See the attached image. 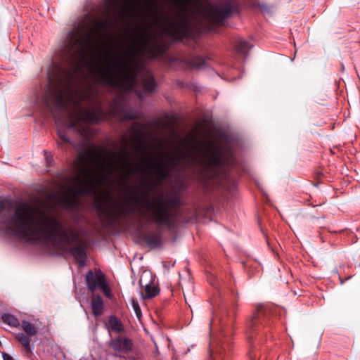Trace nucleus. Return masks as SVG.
Instances as JSON below:
<instances>
[{
  "label": "nucleus",
  "mask_w": 360,
  "mask_h": 360,
  "mask_svg": "<svg viewBox=\"0 0 360 360\" xmlns=\"http://www.w3.org/2000/svg\"><path fill=\"white\" fill-rule=\"evenodd\" d=\"M41 222L37 229L33 227L34 215L33 209L26 202L18 205L11 217L6 223L11 226L16 236L30 243L39 241L37 236L49 240L54 246L65 252L75 255L78 257V263L84 266L86 258V248L84 245L70 247L73 241V236L70 231L64 229L63 224L58 219L48 216L46 213L40 214Z\"/></svg>",
  "instance_id": "obj_1"
},
{
  "label": "nucleus",
  "mask_w": 360,
  "mask_h": 360,
  "mask_svg": "<svg viewBox=\"0 0 360 360\" xmlns=\"http://www.w3.org/2000/svg\"><path fill=\"white\" fill-rule=\"evenodd\" d=\"M150 188L146 182L128 186L123 203L110 207L105 200L98 198L94 202V207L99 214L106 217L107 224L110 226L117 223L121 217L133 213V207H136L150 211L151 220L155 224L172 227L170 210L178 208L182 204L179 194L174 193L167 198H155L152 200L149 195Z\"/></svg>",
  "instance_id": "obj_2"
},
{
  "label": "nucleus",
  "mask_w": 360,
  "mask_h": 360,
  "mask_svg": "<svg viewBox=\"0 0 360 360\" xmlns=\"http://www.w3.org/2000/svg\"><path fill=\"white\" fill-rule=\"evenodd\" d=\"M208 158L205 166L200 172V182L207 188L210 183L213 186L221 185L229 179V169L235 163V158L231 148H227L226 154H222V148H215L210 144L204 145Z\"/></svg>",
  "instance_id": "obj_3"
},
{
  "label": "nucleus",
  "mask_w": 360,
  "mask_h": 360,
  "mask_svg": "<svg viewBox=\"0 0 360 360\" xmlns=\"http://www.w3.org/2000/svg\"><path fill=\"white\" fill-rule=\"evenodd\" d=\"M99 81L107 86L132 91L138 84L139 75L127 69V61L115 56L107 68L98 70Z\"/></svg>",
  "instance_id": "obj_4"
},
{
  "label": "nucleus",
  "mask_w": 360,
  "mask_h": 360,
  "mask_svg": "<svg viewBox=\"0 0 360 360\" xmlns=\"http://www.w3.org/2000/svg\"><path fill=\"white\" fill-rule=\"evenodd\" d=\"M274 326V320L270 309L260 307L252 319L247 323L245 336L249 345L248 357L256 360L254 349L257 344H263L269 338Z\"/></svg>",
  "instance_id": "obj_5"
},
{
  "label": "nucleus",
  "mask_w": 360,
  "mask_h": 360,
  "mask_svg": "<svg viewBox=\"0 0 360 360\" xmlns=\"http://www.w3.org/2000/svg\"><path fill=\"white\" fill-rule=\"evenodd\" d=\"M63 44L67 54L72 56L84 55L86 51L92 49L94 35L91 32H84V27L79 25L68 32Z\"/></svg>",
  "instance_id": "obj_6"
},
{
  "label": "nucleus",
  "mask_w": 360,
  "mask_h": 360,
  "mask_svg": "<svg viewBox=\"0 0 360 360\" xmlns=\"http://www.w3.org/2000/svg\"><path fill=\"white\" fill-rule=\"evenodd\" d=\"M191 0H181V11L179 15V21H170L168 27L163 28V32L171 37L174 41H181L184 39H188L191 32L190 27L191 20L186 14V6L190 4Z\"/></svg>",
  "instance_id": "obj_7"
},
{
  "label": "nucleus",
  "mask_w": 360,
  "mask_h": 360,
  "mask_svg": "<svg viewBox=\"0 0 360 360\" xmlns=\"http://www.w3.org/2000/svg\"><path fill=\"white\" fill-rule=\"evenodd\" d=\"M222 6L211 5L207 11L210 21L214 26L222 25L233 13H239L241 10L238 0H222Z\"/></svg>",
  "instance_id": "obj_8"
},
{
  "label": "nucleus",
  "mask_w": 360,
  "mask_h": 360,
  "mask_svg": "<svg viewBox=\"0 0 360 360\" xmlns=\"http://www.w3.org/2000/svg\"><path fill=\"white\" fill-rule=\"evenodd\" d=\"M141 40L143 42L140 49L141 55L147 53L150 60H155L163 56L169 46L167 43L157 40L155 34L147 35L145 30L141 33Z\"/></svg>",
  "instance_id": "obj_9"
},
{
  "label": "nucleus",
  "mask_w": 360,
  "mask_h": 360,
  "mask_svg": "<svg viewBox=\"0 0 360 360\" xmlns=\"http://www.w3.org/2000/svg\"><path fill=\"white\" fill-rule=\"evenodd\" d=\"M86 286L91 292L99 288L105 293L110 292L104 274L100 269L89 270L85 276Z\"/></svg>",
  "instance_id": "obj_10"
},
{
  "label": "nucleus",
  "mask_w": 360,
  "mask_h": 360,
  "mask_svg": "<svg viewBox=\"0 0 360 360\" xmlns=\"http://www.w3.org/2000/svg\"><path fill=\"white\" fill-rule=\"evenodd\" d=\"M78 108V122H88L90 124H98L103 120V110L99 104L93 110H84L79 103H76Z\"/></svg>",
  "instance_id": "obj_11"
},
{
  "label": "nucleus",
  "mask_w": 360,
  "mask_h": 360,
  "mask_svg": "<svg viewBox=\"0 0 360 360\" xmlns=\"http://www.w3.org/2000/svg\"><path fill=\"white\" fill-rule=\"evenodd\" d=\"M76 182L79 184L78 186H71L68 189V193L73 196L75 198H79L83 195L89 194L94 189V181L91 179L89 178L85 180H82L79 177L75 178Z\"/></svg>",
  "instance_id": "obj_12"
},
{
  "label": "nucleus",
  "mask_w": 360,
  "mask_h": 360,
  "mask_svg": "<svg viewBox=\"0 0 360 360\" xmlns=\"http://www.w3.org/2000/svg\"><path fill=\"white\" fill-rule=\"evenodd\" d=\"M152 157L148 158L149 169L155 174V182L162 183L169 178V172L165 167V162L160 158H155V161L152 160Z\"/></svg>",
  "instance_id": "obj_13"
},
{
  "label": "nucleus",
  "mask_w": 360,
  "mask_h": 360,
  "mask_svg": "<svg viewBox=\"0 0 360 360\" xmlns=\"http://www.w3.org/2000/svg\"><path fill=\"white\" fill-rule=\"evenodd\" d=\"M232 346L229 340L221 342L215 352L210 350L208 360H230Z\"/></svg>",
  "instance_id": "obj_14"
},
{
  "label": "nucleus",
  "mask_w": 360,
  "mask_h": 360,
  "mask_svg": "<svg viewBox=\"0 0 360 360\" xmlns=\"http://www.w3.org/2000/svg\"><path fill=\"white\" fill-rule=\"evenodd\" d=\"M114 106L111 108L110 112L114 115H122V120H136L140 117L139 112H134L129 110H125L123 106V101L119 98L113 100Z\"/></svg>",
  "instance_id": "obj_15"
},
{
  "label": "nucleus",
  "mask_w": 360,
  "mask_h": 360,
  "mask_svg": "<svg viewBox=\"0 0 360 360\" xmlns=\"http://www.w3.org/2000/svg\"><path fill=\"white\" fill-rule=\"evenodd\" d=\"M146 124L136 122L132 126L129 131L132 136L134 137L137 144V150H141L143 155L147 154V150L143 142L146 135Z\"/></svg>",
  "instance_id": "obj_16"
},
{
  "label": "nucleus",
  "mask_w": 360,
  "mask_h": 360,
  "mask_svg": "<svg viewBox=\"0 0 360 360\" xmlns=\"http://www.w3.org/2000/svg\"><path fill=\"white\" fill-rule=\"evenodd\" d=\"M137 53L138 50L134 45L131 46L127 51V56L129 58V60L127 62V69L139 75L143 69V65L139 60L136 59Z\"/></svg>",
  "instance_id": "obj_17"
},
{
  "label": "nucleus",
  "mask_w": 360,
  "mask_h": 360,
  "mask_svg": "<svg viewBox=\"0 0 360 360\" xmlns=\"http://www.w3.org/2000/svg\"><path fill=\"white\" fill-rule=\"evenodd\" d=\"M110 153L113 158H118L124 163V169L128 174H136L139 172L138 167H131L129 160V155L125 147L122 150L110 152Z\"/></svg>",
  "instance_id": "obj_18"
},
{
  "label": "nucleus",
  "mask_w": 360,
  "mask_h": 360,
  "mask_svg": "<svg viewBox=\"0 0 360 360\" xmlns=\"http://www.w3.org/2000/svg\"><path fill=\"white\" fill-rule=\"evenodd\" d=\"M132 347V341L126 337L118 336L110 342V347L117 352L127 353L131 350Z\"/></svg>",
  "instance_id": "obj_19"
},
{
  "label": "nucleus",
  "mask_w": 360,
  "mask_h": 360,
  "mask_svg": "<svg viewBox=\"0 0 360 360\" xmlns=\"http://www.w3.org/2000/svg\"><path fill=\"white\" fill-rule=\"evenodd\" d=\"M141 239L152 249L160 248L163 243L162 236L158 232L148 231L142 236Z\"/></svg>",
  "instance_id": "obj_20"
},
{
  "label": "nucleus",
  "mask_w": 360,
  "mask_h": 360,
  "mask_svg": "<svg viewBox=\"0 0 360 360\" xmlns=\"http://www.w3.org/2000/svg\"><path fill=\"white\" fill-rule=\"evenodd\" d=\"M71 96L70 92L65 93L61 91L60 86H58L56 89V92L53 94V100L58 108L64 110L68 105V98H71Z\"/></svg>",
  "instance_id": "obj_21"
},
{
  "label": "nucleus",
  "mask_w": 360,
  "mask_h": 360,
  "mask_svg": "<svg viewBox=\"0 0 360 360\" xmlns=\"http://www.w3.org/2000/svg\"><path fill=\"white\" fill-rule=\"evenodd\" d=\"M142 84L144 91L148 94H153L157 87L156 81L150 72L143 77Z\"/></svg>",
  "instance_id": "obj_22"
},
{
  "label": "nucleus",
  "mask_w": 360,
  "mask_h": 360,
  "mask_svg": "<svg viewBox=\"0 0 360 360\" xmlns=\"http://www.w3.org/2000/svg\"><path fill=\"white\" fill-rule=\"evenodd\" d=\"M58 140L57 141L58 146L62 150H67L70 146L72 145V142L68 138L65 129L58 128L57 130Z\"/></svg>",
  "instance_id": "obj_23"
},
{
  "label": "nucleus",
  "mask_w": 360,
  "mask_h": 360,
  "mask_svg": "<svg viewBox=\"0 0 360 360\" xmlns=\"http://www.w3.org/2000/svg\"><path fill=\"white\" fill-rule=\"evenodd\" d=\"M186 64L192 69L201 70L206 68L208 65L207 58L202 56H195L186 61Z\"/></svg>",
  "instance_id": "obj_24"
},
{
  "label": "nucleus",
  "mask_w": 360,
  "mask_h": 360,
  "mask_svg": "<svg viewBox=\"0 0 360 360\" xmlns=\"http://www.w3.org/2000/svg\"><path fill=\"white\" fill-rule=\"evenodd\" d=\"M160 292L158 285H155L153 282L146 284L141 291V296L144 299H151L157 296Z\"/></svg>",
  "instance_id": "obj_25"
},
{
  "label": "nucleus",
  "mask_w": 360,
  "mask_h": 360,
  "mask_svg": "<svg viewBox=\"0 0 360 360\" xmlns=\"http://www.w3.org/2000/svg\"><path fill=\"white\" fill-rule=\"evenodd\" d=\"M92 313L95 316H99L103 314V301L100 295H96L91 304Z\"/></svg>",
  "instance_id": "obj_26"
},
{
  "label": "nucleus",
  "mask_w": 360,
  "mask_h": 360,
  "mask_svg": "<svg viewBox=\"0 0 360 360\" xmlns=\"http://www.w3.org/2000/svg\"><path fill=\"white\" fill-rule=\"evenodd\" d=\"M62 204L67 208L76 211L79 207V202L77 199L75 198L70 194L68 196L64 197L61 200Z\"/></svg>",
  "instance_id": "obj_27"
},
{
  "label": "nucleus",
  "mask_w": 360,
  "mask_h": 360,
  "mask_svg": "<svg viewBox=\"0 0 360 360\" xmlns=\"http://www.w3.org/2000/svg\"><path fill=\"white\" fill-rule=\"evenodd\" d=\"M112 27V20H109L105 18L104 20H101L97 21L95 23V30L97 34L99 35L102 34V31L109 32Z\"/></svg>",
  "instance_id": "obj_28"
},
{
  "label": "nucleus",
  "mask_w": 360,
  "mask_h": 360,
  "mask_svg": "<svg viewBox=\"0 0 360 360\" xmlns=\"http://www.w3.org/2000/svg\"><path fill=\"white\" fill-rule=\"evenodd\" d=\"M108 323L110 329L116 333H121L124 330V326L122 321L115 315H110L108 317Z\"/></svg>",
  "instance_id": "obj_29"
},
{
  "label": "nucleus",
  "mask_w": 360,
  "mask_h": 360,
  "mask_svg": "<svg viewBox=\"0 0 360 360\" xmlns=\"http://www.w3.org/2000/svg\"><path fill=\"white\" fill-rule=\"evenodd\" d=\"M1 319L4 323L8 324V326L17 328L20 326L19 320L13 314L6 313L4 314L1 316Z\"/></svg>",
  "instance_id": "obj_30"
},
{
  "label": "nucleus",
  "mask_w": 360,
  "mask_h": 360,
  "mask_svg": "<svg viewBox=\"0 0 360 360\" xmlns=\"http://www.w3.org/2000/svg\"><path fill=\"white\" fill-rule=\"evenodd\" d=\"M30 337L31 336L22 333H18L15 337L18 341L22 345L27 352H31Z\"/></svg>",
  "instance_id": "obj_31"
},
{
  "label": "nucleus",
  "mask_w": 360,
  "mask_h": 360,
  "mask_svg": "<svg viewBox=\"0 0 360 360\" xmlns=\"http://www.w3.org/2000/svg\"><path fill=\"white\" fill-rule=\"evenodd\" d=\"M252 46L246 40H239L236 44V51L241 54H246L251 49Z\"/></svg>",
  "instance_id": "obj_32"
},
{
  "label": "nucleus",
  "mask_w": 360,
  "mask_h": 360,
  "mask_svg": "<svg viewBox=\"0 0 360 360\" xmlns=\"http://www.w3.org/2000/svg\"><path fill=\"white\" fill-rule=\"evenodd\" d=\"M21 326L23 330L25 332V334L29 336H33L37 333L36 328L27 321H22Z\"/></svg>",
  "instance_id": "obj_33"
},
{
  "label": "nucleus",
  "mask_w": 360,
  "mask_h": 360,
  "mask_svg": "<svg viewBox=\"0 0 360 360\" xmlns=\"http://www.w3.org/2000/svg\"><path fill=\"white\" fill-rule=\"evenodd\" d=\"M65 83L66 88L69 91V89L70 88V85H71V84L74 79V77H75V71L73 70H66L65 71Z\"/></svg>",
  "instance_id": "obj_34"
},
{
  "label": "nucleus",
  "mask_w": 360,
  "mask_h": 360,
  "mask_svg": "<svg viewBox=\"0 0 360 360\" xmlns=\"http://www.w3.org/2000/svg\"><path fill=\"white\" fill-rule=\"evenodd\" d=\"M72 117H70L66 124L67 129H75L81 122H78V112L72 114Z\"/></svg>",
  "instance_id": "obj_35"
},
{
  "label": "nucleus",
  "mask_w": 360,
  "mask_h": 360,
  "mask_svg": "<svg viewBox=\"0 0 360 360\" xmlns=\"http://www.w3.org/2000/svg\"><path fill=\"white\" fill-rule=\"evenodd\" d=\"M170 159L174 163H179L184 159V155L182 152L179 150L176 155H171Z\"/></svg>",
  "instance_id": "obj_36"
},
{
  "label": "nucleus",
  "mask_w": 360,
  "mask_h": 360,
  "mask_svg": "<svg viewBox=\"0 0 360 360\" xmlns=\"http://www.w3.org/2000/svg\"><path fill=\"white\" fill-rule=\"evenodd\" d=\"M131 304H132V307L135 311L136 316L138 318H140L142 314H141V310L139 307V302L136 300L133 299L131 300Z\"/></svg>",
  "instance_id": "obj_37"
},
{
  "label": "nucleus",
  "mask_w": 360,
  "mask_h": 360,
  "mask_svg": "<svg viewBox=\"0 0 360 360\" xmlns=\"http://www.w3.org/2000/svg\"><path fill=\"white\" fill-rule=\"evenodd\" d=\"M7 202L6 200L0 199V214L6 209Z\"/></svg>",
  "instance_id": "obj_38"
},
{
  "label": "nucleus",
  "mask_w": 360,
  "mask_h": 360,
  "mask_svg": "<svg viewBox=\"0 0 360 360\" xmlns=\"http://www.w3.org/2000/svg\"><path fill=\"white\" fill-rule=\"evenodd\" d=\"M231 293L232 296L233 297L232 299V302H236L238 300V293L237 291L234 290L233 289L231 290Z\"/></svg>",
  "instance_id": "obj_39"
},
{
  "label": "nucleus",
  "mask_w": 360,
  "mask_h": 360,
  "mask_svg": "<svg viewBox=\"0 0 360 360\" xmlns=\"http://www.w3.org/2000/svg\"><path fill=\"white\" fill-rule=\"evenodd\" d=\"M2 357L4 360H14L13 358L6 352L2 353Z\"/></svg>",
  "instance_id": "obj_40"
},
{
  "label": "nucleus",
  "mask_w": 360,
  "mask_h": 360,
  "mask_svg": "<svg viewBox=\"0 0 360 360\" xmlns=\"http://www.w3.org/2000/svg\"><path fill=\"white\" fill-rule=\"evenodd\" d=\"M152 12L155 14L157 21H160L162 19V15L160 13L156 12L155 10H153Z\"/></svg>",
  "instance_id": "obj_41"
},
{
  "label": "nucleus",
  "mask_w": 360,
  "mask_h": 360,
  "mask_svg": "<svg viewBox=\"0 0 360 360\" xmlns=\"http://www.w3.org/2000/svg\"><path fill=\"white\" fill-rule=\"evenodd\" d=\"M83 153H84V155L91 156V152L89 150H84L83 151Z\"/></svg>",
  "instance_id": "obj_42"
},
{
  "label": "nucleus",
  "mask_w": 360,
  "mask_h": 360,
  "mask_svg": "<svg viewBox=\"0 0 360 360\" xmlns=\"http://www.w3.org/2000/svg\"><path fill=\"white\" fill-rule=\"evenodd\" d=\"M112 4L114 6H116V7H119V5H118V0H112Z\"/></svg>",
  "instance_id": "obj_43"
},
{
  "label": "nucleus",
  "mask_w": 360,
  "mask_h": 360,
  "mask_svg": "<svg viewBox=\"0 0 360 360\" xmlns=\"http://www.w3.org/2000/svg\"><path fill=\"white\" fill-rule=\"evenodd\" d=\"M122 142L124 143V145H126L127 143V141H128L127 137H125V136H123L122 138Z\"/></svg>",
  "instance_id": "obj_44"
},
{
  "label": "nucleus",
  "mask_w": 360,
  "mask_h": 360,
  "mask_svg": "<svg viewBox=\"0 0 360 360\" xmlns=\"http://www.w3.org/2000/svg\"><path fill=\"white\" fill-rule=\"evenodd\" d=\"M137 95H138V96H139L140 98H142V94H141V92H137Z\"/></svg>",
  "instance_id": "obj_45"
},
{
  "label": "nucleus",
  "mask_w": 360,
  "mask_h": 360,
  "mask_svg": "<svg viewBox=\"0 0 360 360\" xmlns=\"http://www.w3.org/2000/svg\"><path fill=\"white\" fill-rule=\"evenodd\" d=\"M46 105H49V101L47 97L45 98Z\"/></svg>",
  "instance_id": "obj_46"
},
{
  "label": "nucleus",
  "mask_w": 360,
  "mask_h": 360,
  "mask_svg": "<svg viewBox=\"0 0 360 360\" xmlns=\"http://www.w3.org/2000/svg\"><path fill=\"white\" fill-rule=\"evenodd\" d=\"M108 13H110V12H111V8H109L108 9Z\"/></svg>",
  "instance_id": "obj_47"
},
{
  "label": "nucleus",
  "mask_w": 360,
  "mask_h": 360,
  "mask_svg": "<svg viewBox=\"0 0 360 360\" xmlns=\"http://www.w3.org/2000/svg\"><path fill=\"white\" fill-rule=\"evenodd\" d=\"M139 283H140V285H142V280L141 279H140Z\"/></svg>",
  "instance_id": "obj_48"
},
{
  "label": "nucleus",
  "mask_w": 360,
  "mask_h": 360,
  "mask_svg": "<svg viewBox=\"0 0 360 360\" xmlns=\"http://www.w3.org/2000/svg\"><path fill=\"white\" fill-rule=\"evenodd\" d=\"M107 2L109 4L110 2V0H107Z\"/></svg>",
  "instance_id": "obj_49"
}]
</instances>
